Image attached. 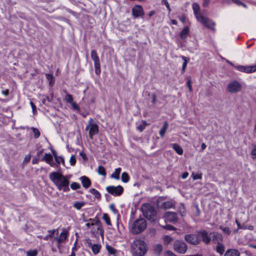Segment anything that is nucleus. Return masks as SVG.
Masks as SVG:
<instances>
[{
	"mask_svg": "<svg viewBox=\"0 0 256 256\" xmlns=\"http://www.w3.org/2000/svg\"><path fill=\"white\" fill-rule=\"evenodd\" d=\"M50 178L59 190L64 192L70 190L68 185L70 182L62 174L58 172H53L50 174Z\"/></svg>",
	"mask_w": 256,
	"mask_h": 256,
	"instance_id": "1",
	"label": "nucleus"
},
{
	"mask_svg": "<svg viewBox=\"0 0 256 256\" xmlns=\"http://www.w3.org/2000/svg\"><path fill=\"white\" fill-rule=\"evenodd\" d=\"M144 216L151 222H155L156 220V210L151 204L144 203L141 207Z\"/></svg>",
	"mask_w": 256,
	"mask_h": 256,
	"instance_id": "2",
	"label": "nucleus"
},
{
	"mask_svg": "<svg viewBox=\"0 0 256 256\" xmlns=\"http://www.w3.org/2000/svg\"><path fill=\"white\" fill-rule=\"evenodd\" d=\"M131 247L136 256H144L147 252L146 244L140 240H134L131 244Z\"/></svg>",
	"mask_w": 256,
	"mask_h": 256,
	"instance_id": "3",
	"label": "nucleus"
},
{
	"mask_svg": "<svg viewBox=\"0 0 256 256\" xmlns=\"http://www.w3.org/2000/svg\"><path fill=\"white\" fill-rule=\"evenodd\" d=\"M147 226L146 220L140 218L134 221L132 226V232L133 234H137L145 230Z\"/></svg>",
	"mask_w": 256,
	"mask_h": 256,
	"instance_id": "4",
	"label": "nucleus"
},
{
	"mask_svg": "<svg viewBox=\"0 0 256 256\" xmlns=\"http://www.w3.org/2000/svg\"><path fill=\"white\" fill-rule=\"evenodd\" d=\"M90 56L94 62V66L95 69V73L98 75L100 74V64L99 58L96 52L92 50H91Z\"/></svg>",
	"mask_w": 256,
	"mask_h": 256,
	"instance_id": "5",
	"label": "nucleus"
},
{
	"mask_svg": "<svg viewBox=\"0 0 256 256\" xmlns=\"http://www.w3.org/2000/svg\"><path fill=\"white\" fill-rule=\"evenodd\" d=\"M174 250L180 254H184L188 249L186 244L182 240H177L174 244Z\"/></svg>",
	"mask_w": 256,
	"mask_h": 256,
	"instance_id": "6",
	"label": "nucleus"
},
{
	"mask_svg": "<svg viewBox=\"0 0 256 256\" xmlns=\"http://www.w3.org/2000/svg\"><path fill=\"white\" fill-rule=\"evenodd\" d=\"M242 84L236 80L230 82L227 86V90L230 93H236L242 90Z\"/></svg>",
	"mask_w": 256,
	"mask_h": 256,
	"instance_id": "7",
	"label": "nucleus"
},
{
	"mask_svg": "<svg viewBox=\"0 0 256 256\" xmlns=\"http://www.w3.org/2000/svg\"><path fill=\"white\" fill-rule=\"evenodd\" d=\"M198 238L200 239V242L202 241L206 244H210L211 238L208 232L202 230L198 232Z\"/></svg>",
	"mask_w": 256,
	"mask_h": 256,
	"instance_id": "8",
	"label": "nucleus"
},
{
	"mask_svg": "<svg viewBox=\"0 0 256 256\" xmlns=\"http://www.w3.org/2000/svg\"><path fill=\"white\" fill-rule=\"evenodd\" d=\"M106 190L109 194L115 196H120L124 192V188L121 186H108L106 187Z\"/></svg>",
	"mask_w": 256,
	"mask_h": 256,
	"instance_id": "9",
	"label": "nucleus"
},
{
	"mask_svg": "<svg viewBox=\"0 0 256 256\" xmlns=\"http://www.w3.org/2000/svg\"><path fill=\"white\" fill-rule=\"evenodd\" d=\"M88 222H90L92 226H97V230H100V234L102 237H104V230L102 228L101 222L98 218H89L87 220Z\"/></svg>",
	"mask_w": 256,
	"mask_h": 256,
	"instance_id": "10",
	"label": "nucleus"
},
{
	"mask_svg": "<svg viewBox=\"0 0 256 256\" xmlns=\"http://www.w3.org/2000/svg\"><path fill=\"white\" fill-rule=\"evenodd\" d=\"M234 68L238 70L246 73H252L256 72V66H244L238 65L234 66Z\"/></svg>",
	"mask_w": 256,
	"mask_h": 256,
	"instance_id": "11",
	"label": "nucleus"
},
{
	"mask_svg": "<svg viewBox=\"0 0 256 256\" xmlns=\"http://www.w3.org/2000/svg\"><path fill=\"white\" fill-rule=\"evenodd\" d=\"M165 220L171 223L174 224L178 220L177 213L172 212H167L164 216Z\"/></svg>",
	"mask_w": 256,
	"mask_h": 256,
	"instance_id": "12",
	"label": "nucleus"
},
{
	"mask_svg": "<svg viewBox=\"0 0 256 256\" xmlns=\"http://www.w3.org/2000/svg\"><path fill=\"white\" fill-rule=\"evenodd\" d=\"M185 240L188 243L196 245L200 244V239L198 238V234H186L184 237Z\"/></svg>",
	"mask_w": 256,
	"mask_h": 256,
	"instance_id": "13",
	"label": "nucleus"
},
{
	"mask_svg": "<svg viewBox=\"0 0 256 256\" xmlns=\"http://www.w3.org/2000/svg\"><path fill=\"white\" fill-rule=\"evenodd\" d=\"M132 14L134 17L138 18L144 15L142 7L140 5H136L132 8Z\"/></svg>",
	"mask_w": 256,
	"mask_h": 256,
	"instance_id": "14",
	"label": "nucleus"
},
{
	"mask_svg": "<svg viewBox=\"0 0 256 256\" xmlns=\"http://www.w3.org/2000/svg\"><path fill=\"white\" fill-rule=\"evenodd\" d=\"M210 234L212 235V242L215 244H221L223 240L222 236L216 232H213L210 233Z\"/></svg>",
	"mask_w": 256,
	"mask_h": 256,
	"instance_id": "15",
	"label": "nucleus"
},
{
	"mask_svg": "<svg viewBox=\"0 0 256 256\" xmlns=\"http://www.w3.org/2000/svg\"><path fill=\"white\" fill-rule=\"evenodd\" d=\"M98 132V126L96 124H94L90 126L89 130V136L91 139L93 138V136Z\"/></svg>",
	"mask_w": 256,
	"mask_h": 256,
	"instance_id": "16",
	"label": "nucleus"
},
{
	"mask_svg": "<svg viewBox=\"0 0 256 256\" xmlns=\"http://www.w3.org/2000/svg\"><path fill=\"white\" fill-rule=\"evenodd\" d=\"M68 235V232L64 229L63 232L60 233V236L58 238H56L57 242L58 244L62 243L66 239Z\"/></svg>",
	"mask_w": 256,
	"mask_h": 256,
	"instance_id": "17",
	"label": "nucleus"
},
{
	"mask_svg": "<svg viewBox=\"0 0 256 256\" xmlns=\"http://www.w3.org/2000/svg\"><path fill=\"white\" fill-rule=\"evenodd\" d=\"M80 180H81L82 186L84 188H88L90 186L91 181L88 177L82 176L80 178Z\"/></svg>",
	"mask_w": 256,
	"mask_h": 256,
	"instance_id": "18",
	"label": "nucleus"
},
{
	"mask_svg": "<svg viewBox=\"0 0 256 256\" xmlns=\"http://www.w3.org/2000/svg\"><path fill=\"white\" fill-rule=\"evenodd\" d=\"M240 252L238 250L236 249H229L228 250L224 256H240Z\"/></svg>",
	"mask_w": 256,
	"mask_h": 256,
	"instance_id": "19",
	"label": "nucleus"
},
{
	"mask_svg": "<svg viewBox=\"0 0 256 256\" xmlns=\"http://www.w3.org/2000/svg\"><path fill=\"white\" fill-rule=\"evenodd\" d=\"M46 77L50 86H52L54 84V78L52 74H46Z\"/></svg>",
	"mask_w": 256,
	"mask_h": 256,
	"instance_id": "20",
	"label": "nucleus"
},
{
	"mask_svg": "<svg viewBox=\"0 0 256 256\" xmlns=\"http://www.w3.org/2000/svg\"><path fill=\"white\" fill-rule=\"evenodd\" d=\"M53 158L50 154H45L44 156L42 158V160L46 162L50 166H52V161Z\"/></svg>",
	"mask_w": 256,
	"mask_h": 256,
	"instance_id": "21",
	"label": "nucleus"
},
{
	"mask_svg": "<svg viewBox=\"0 0 256 256\" xmlns=\"http://www.w3.org/2000/svg\"><path fill=\"white\" fill-rule=\"evenodd\" d=\"M168 122L165 121L164 122V124L162 128L160 129V132H159V134L161 137L164 136L165 133L168 128Z\"/></svg>",
	"mask_w": 256,
	"mask_h": 256,
	"instance_id": "22",
	"label": "nucleus"
},
{
	"mask_svg": "<svg viewBox=\"0 0 256 256\" xmlns=\"http://www.w3.org/2000/svg\"><path fill=\"white\" fill-rule=\"evenodd\" d=\"M180 58L184 60L183 64H182V68L181 70V73L184 74L185 71V70L186 68L188 62L189 61L190 59L186 57L183 56H180Z\"/></svg>",
	"mask_w": 256,
	"mask_h": 256,
	"instance_id": "23",
	"label": "nucleus"
},
{
	"mask_svg": "<svg viewBox=\"0 0 256 256\" xmlns=\"http://www.w3.org/2000/svg\"><path fill=\"white\" fill-rule=\"evenodd\" d=\"M106 249L109 254L113 255L114 256H116L117 250H116L113 247H112V246H109L108 244H106Z\"/></svg>",
	"mask_w": 256,
	"mask_h": 256,
	"instance_id": "24",
	"label": "nucleus"
},
{
	"mask_svg": "<svg viewBox=\"0 0 256 256\" xmlns=\"http://www.w3.org/2000/svg\"><path fill=\"white\" fill-rule=\"evenodd\" d=\"M172 148L174 149V150L176 151V152L180 154L181 155L183 153V150L182 147L179 146L177 144H172Z\"/></svg>",
	"mask_w": 256,
	"mask_h": 256,
	"instance_id": "25",
	"label": "nucleus"
},
{
	"mask_svg": "<svg viewBox=\"0 0 256 256\" xmlns=\"http://www.w3.org/2000/svg\"><path fill=\"white\" fill-rule=\"evenodd\" d=\"M216 251L220 255L223 254L224 251V246L222 243L217 244Z\"/></svg>",
	"mask_w": 256,
	"mask_h": 256,
	"instance_id": "26",
	"label": "nucleus"
},
{
	"mask_svg": "<svg viewBox=\"0 0 256 256\" xmlns=\"http://www.w3.org/2000/svg\"><path fill=\"white\" fill-rule=\"evenodd\" d=\"M121 172V168H116L114 172L111 174V177L116 180L120 179V174Z\"/></svg>",
	"mask_w": 256,
	"mask_h": 256,
	"instance_id": "27",
	"label": "nucleus"
},
{
	"mask_svg": "<svg viewBox=\"0 0 256 256\" xmlns=\"http://www.w3.org/2000/svg\"><path fill=\"white\" fill-rule=\"evenodd\" d=\"M86 202H76L73 204V206L78 210H80L82 207L84 206Z\"/></svg>",
	"mask_w": 256,
	"mask_h": 256,
	"instance_id": "28",
	"label": "nucleus"
},
{
	"mask_svg": "<svg viewBox=\"0 0 256 256\" xmlns=\"http://www.w3.org/2000/svg\"><path fill=\"white\" fill-rule=\"evenodd\" d=\"M197 20L203 24L208 22V18L202 16L200 14L195 16Z\"/></svg>",
	"mask_w": 256,
	"mask_h": 256,
	"instance_id": "29",
	"label": "nucleus"
},
{
	"mask_svg": "<svg viewBox=\"0 0 256 256\" xmlns=\"http://www.w3.org/2000/svg\"><path fill=\"white\" fill-rule=\"evenodd\" d=\"M189 32V28L188 26H186L182 30L180 34V37L182 40H184L186 38Z\"/></svg>",
	"mask_w": 256,
	"mask_h": 256,
	"instance_id": "30",
	"label": "nucleus"
},
{
	"mask_svg": "<svg viewBox=\"0 0 256 256\" xmlns=\"http://www.w3.org/2000/svg\"><path fill=\"white\" fill-rule=\"evenodd\" d=\"M52 155L54 156L55 160L56 162V163L58 164H60V161H58V158H60L61 161L64 162V158L62 156H57V153L56 150H52Z\"/></svg>",
	"mask_w": 256,
	"mask_h": 256,
	"instance_id": "31",
	"label": "nucleus"
},
{
	"mask_svg": "<svg viewBox=\"0 0 256 256\" xmlns=\"http://www.w3.org/2000/svg\"><path fill=\"white\" fill-rule=\"evenodd\" d=\"M174 205V204L173 202L167 201L162 203V206L164 209H169L172 208Z\"/></svg>",
	"mask_w": 256,
	"mask_h": 256,
	"instance_id": "32",
	"label": "nucleus"
},
{
	"mask_svg": "<svg viewBox=\"0 0 256 256\" xmlns=\"http://www.w3.org/2000/svg\"><path fill=\"white\" fill-rule=\"evenodd\" d=\"M101 248V245L98 244H94L91 248V249L94 254H97L99 253Z\"/></svg>",
	"mask_w": 256,
	"mask_h": 256,
	"instance_id": "33",
	"label": "nucleus"
},
{
	"mask_svg": "<svg viewBox=\"0 0 256 256\" xmlns=\"http://www.w3.org/2000/svg\"><path fill=\"white\" fill-rule=\"evenodd\" d=\"M162 251V246L160 244H156L154 249V252L156 254L160 255Z\"/></svg>",
	"mask_w": 256,
	"mask_h": 256,
	"instance_id": "34",
	"label": "nucleus"
},
{
	"mask_svg": "<svg viewBox=\"0 0 256 256\" xmlns=\"http://www.w3.org/2000/svg\"><path fill=\"white\" fill-rule=\"evenodd\" d=\"M206 27L208 28L214 30V26H215V23L212 22L211 20L208 18V22L204 24Z\"/></svg>",
	"mask_w": 256,
	"mask_h": 256,
	"instance_id": "35",
	"label": "nucleus"
},
{
	"mask_svg": "<svg viewBox=\"0 0 256 256\" xmlns=\"http://www.w3.org/2000/svg\"><path fill=\"white\" fill-rule=\"evenodd\" d=\"M178 212L180 214L181 216H183L186 214V208L183 204H180L178 208Z\"/></svg>",
	"mask_w": 256,
	"mask_h": 256,
	"instance_id": "36",
	"label": "nucleus"
},
{
	"mask_svg": "<svg viewBox=\"0 0 256 256\" xmlns=\"http://www.w3.org/2000/svg\"><path fill=\"white\" fill-rule=\"evenodd\" d=\"M192 9L194 12V15H196L200 13V7L199 5L196 3H194L192 4Z\"/></svg>",
	"mask_w": 256,
	"mask_h": 256,
	"instance_id": "37",
	"label": "nucleus"
},
{
	"mask_svg": "<svg viewBox=\"0 0 256 256\" xmlns=\"http://www.w3.org/2000/svg\"><path fill=\"white\" fill-rule=\"evenodd\" d=\"M90 192L94 196L98 198V199H100V198H101V194H100V192L97 190H96L94 189V188H91L90 190Z\"/></svg>",
	"mask_w": 256,
	"mask_h": 256,
	"instance_id": "38",
	"label": "nucleus"
},
{
	"mask_svg": "<svg viewBox=\"0 0 256 256\" xmlns=\"http://www.w3.org/2000/svg\"><path fill=\"white\" fill-rule=\"evenodd\" d=\"M102 220H104L107 225L108 226H112L110 219L108 216V215L107 214H104L102 217Z\"/></svg>",
	"mask_w": 256,
	"mask_h": 256,
	"instance_id": "39",
	"label": "nucleus"
},
{
	"mask_svg": "<svg viewBox=\"0 0 256 256\" xmlns=\"http://www.w3.org/2000/svg\"><path fill=\"white\" fill-rule=\"evenodd\" d=\"M98 172L100 175L103 176H106V174L104 168L102 166L98 167Z\"/></svg>",
	"mask_w": 256,
	"mask_h": 256,
	"instance_id": "40",
	"label": "nucleus"
},
{
	"mask_svg": "<svg viewBox=\"0 0 256 256\" xmlns=\"http://www.w3.org/2000/svg\"><path fill=\"white\" fill-rule=\"evenodd\" d=\"M121 178L122 181L124 182H128L130 180L128 174L126 172L122 173Z\"/></svg>",
	"mask_w": 256,
	"mask_h": 256,
	"instance_id": "41",
	"label": "nucleus"
},
{
	"mask_svg": "<svg viewBox=\"0 0 256 256\" xmlns=\"http://www.w3.org/2000/svg\"><path fill=\"white\" fill-rule=\"evenodd\" d=\"M64 100L66 102H68L70 104L74 102V100H73L72 95H71L70 94H66Z\"/></svg>",
	"mask_w": 256,
	"mask_h": 256,
	"instance_id": "42",
	"label": "nucleus"
},
{
	"mask_svg": "<svg viewBox=\"0 0 256 256\" xmlns=\"http://www.w3.org/2000/svg\"><path fill=\"white\" fill-rule=\"evenodd\" d=\"M173 239L168 236H165L164 237V242L165 244H168L172 241Z\"/></svg>",
	"mask_w": 256,
	"mask_h": 256,
	"instance_id": "43",
	"label": "nucleus"
},
{
	"mask_svg": "<svg viewBox=\"0 0 256 256\" xmlns=\"http://www.w3.org/2000/svg\"><path fill=\"white\" fill-rule=\"evenodd\" d=\"M220 228L226 234L229 235L231 232L230 228L228 227L220 226Z\"/></svg>",
	"mask_w": 256,
	"mask_h": 256,
	"instance_id": "44",
	"label": "nucleus"
},
{
	"mask_svg": "<svg viewBox=\"0 0 256 256\" xmlns=\"http://www.w3.org/2000/svg\"><path fill=\"white\" fill-rule=\"evenodd\" d=\"M70 188L73 190L78 189L80 188V185L77 182H73L70 184Z\"/></svg>",
	"mask_w": 256,
	"mask_h": 256,
	"instance_id": "45",
	"label": "nucleus"
},
{
	"mask_svg": "<svg viewBox=\"0 0 256 256\" xmlns=\"http://www.w3.org/2000/svg\"><path fill=\"white\" fill-rule=\"evenodd\" d=\"M110 210L116 214H118V210L116 209L114 204H111L110 205Z\"/></svg>",
	"mask_w": 256,
	"mask_h": 256,
	"instance_id": "46",
	"label": "nucleus"
},
{
	"mask_svg": "<svg viewBox=\"0 0 256 256\" xmlns=\"http://www.w3.org/2000/svg\"><path fill=\"white\" fill-rule=\"evenodd\" d=\"M192 176L194 180H200L202 178V175L201 174L192 173Z\"/></svg>",
	"mask_w": 256,
	"mask_h": 256,
	"instance_id": "47",
	"label": "nucleus"
},
{
	"mask_svg": "<svg viewBox=\"0 0 256 256\" xmlns=\"http://www.w3.org/2000/svg\"><path fill=\"white\" fill-rule=\"evenodd\" d=\"M52 100V96L50 98L49 96H46L42 99V102L45 104H48V102H50Z\"/></svg>",
	"mask_w": 256,
	"mask_h": 256,
	"instance_id": "48",
	"label": "nucleus"
},
{
	"mask_svg": "<svg viewBox=\"0 0 256 256\" xmlns=\"http://www.w3.org/2000/svg\"><path fill=\"white\" fill-rule=\"evenodd\" d=\"M70 104L72 106L73 110L80 111V108L74 101Z\"/></svg>",
	"mask_w": 256,
	"mask_h": 256,
	"instance_id": "49",
	"label": "nucleus"
},
{
	"mask_svg": "<svg viewBox=\"0 0 256 256\" xmlns=\"http://www.w3.org/2000/svg\"><path fill=\"white\" fill-rule=\"evenodd\" d=\"M33 134L35 138H38L40 136V131L36 128H33Z\"/></svg>",
	"mask_w": 256,
	"mask_h": 256,
	"instance_id": "50",
	"label": "nucleus"
},
{
	"mask_svg": "<svg viewBox=\"0 0 256 256\" xmlns=\"http://www.w3.org/2000/svg\"><path fill=\"white\" fill-rule=\"evenodd\" d=\"M163 228L164 229L170 230H176V228L174 227V226L170 224L166 225L165 226H164Z\"/></svg>",
	"mask_w": 256,
	"mask_h": 256,
	"instance_id": "51",
	"label": "nucleus"
},
{
	"mask_svg": "<svg viewBox=\"0 0 256 256\" xmlns=\"http://www.w3.org/2000/svg\"><path fill=\"white\" fill-rule=\"evenodd\" d=\"M70 163L72 166H74L76 162V159L74 155H72L70 158Z\"/></svg>",
	"mask_w": 256,
	"mask_h": 256,
	"instance_id": "52",
	"label": "nucleus"
},
{
	"mask_svg": "<svg viewBox=\"0 0 256 256\" xmlns=\"http://www.w3.org/2000/svg\"><path fill=\"white\" fill-rule=\"evenodd\" d=\"M98 231L100 232V230H97V228H95L94 227H92L90 232L94 236H96Z\"/></svg>",
	"mask_w": 256,
	"mask_h": 256,
	"instance_id": "53",
	"label": "nucleus"
},
{
	"mask_svg": "<svg viewBox=\"0 0 256 256\" xmlns=\"http://www.w3.org/2000/svg\"><path fill=\"white\" fill-rule=\"evenodd\" d=\"M30 158H31V155L30 154L26 155L24 158L23 163L24 164V163L28 162L30 160Z\"/></svg>",
	"mask_w": 256,
	"mask_h": 256,
	"instance_id": "54",
	"label": "nucleus"
},
{
	"mask_svg": "<svg viewBox=\"0 0 256 256\" xmlns=\"http://www.w3.org/2000/svg\"><path fill=\"white\" fill-rule=\"evenodd\" d=\"M93 120H94L92 118L90 119V120L88 121V124L86 128V130H90V126H92V122H93Z\"/></svg>",
	"mask_w": 256,
	"mask_h": 256,
	"instance_id": "55",
	"label": "nucleus"
},
{
	"mask_svg": "<svg viewBox=\"0 0 256 256\" xmlns=\"http://www.w3.org/2000/svg\"><path fill=\"white\" fill-rule=\"evenodd\" d=\"M187 85H188V87L189 91L192 92V86L191 84L190 80L189 79L188 80H187Z\"/></svg>",
	"mask_w": 256,
	"mask_h": 256,
	"instance_id": "56",
	"label": "nucleus"
},
{
	"mask_svg": "<svg viewBox=\"0 0 256 256\" xmlns=\"http://www.w3.org/2000/svg\"><path fill=\"white\" fill-rule=\"evenodd\" d=\"M166 256H176L170 250H167L166 252Z\"/></svg>",
	"mask_w": 256,
	"mask_h": 256,
	"instance_id": "57",
	"label": "nucleus"
},
{
	"mask_svg": "<svg viewBox=\"0 0 256 256\" xmlns=\"http://www.w3.org/2000/svg\"><path fill=\"white\" fill-rule=\"evenodd\" d=\"M210 0H203L202 6L204 7H207L208 6Z\"/></svg>",
	"mask_w": 256,
	"mask_h": 256,
	"instance_id": "58",
	"label": "nucleus"
},
{
	"mask_svg": "<svg viewBox=\"0 0 256 256\" xmlns=\"http://www.w3.org/2000/svg\"><path fill=\"white\" fill-rule=\"evenodd\" d=\"M232 2L236 4V5L238 6H241L242 4V2H241L240 0H232Z\"/></svg>",
	"mask_w": 256,
	"mask_h": 256,
	"instance_id": "59",
	"label": "nucleus"
},
{
	"mask_svg": "<svg viewBox=\"0 0 256 256\" xmlns=\"http://www.w3.org/2000/svg\"><path fill=\"white\" fill-rule=\"evenodd\" d=\"M163 0L164 1V4L166 6L168 10L169 11H170V4H169L168 0Z\"/></svg>",
	"mask_w": 256,
	"mask_h": 256,
	"instance_id": "60",
	"label": "nucleus"
},
{
	"mask_svg": "<svg viewBox=\"0 0 256 256\" xmlns=\"http://www.w3.org/2000/svg\"><path fill=\"white\" fill-rule=\"evenodd\" d=\"M86 243H87L88 246L90 248L92 247V245L94 244L92 243L91 240L89 238L86 240Z\"/></svg>",
	"mask_w": 256,
	"mask_h": 256,
	"instance_id": "61",
	"label": "nucleus"
},
{
	"mask_svg": "<svg viewBox=\"0 0 256 256\" xmlns=\"http://www.w3.org/2000/svg\"><path fill=\"white\" fill-rule=\"evenodd\" d=\"M145 128V125H142V124H140L138 127V129L140 131V132H142V130H144V129Z\"/></svg>",
	"mask_w": 256,
	"mask_h": 256,
	"instance_id": "62",
	"label": "nucleus"
},
{
	"mask_svg": "<svg viewBox=\"0 0 256 256\" xmlns=\"http://www.w3.org/2000/svg\"><path fill=\"white\" fill-rule=\"evenodd\" d=\"M236 222L238 226V229H245V228L242 227L240 222L238 220H236Z\"/></svg>",
	"mask_w": 256,
	"mask_h": 256,
	"instance_id": "63",
	"label": "nucleus"
},
{
	"mask_svg": "<svg viewBox=\"0 0 256 256\" xmlns=\"http://www.w3.org/2000/svg\"><path fill=\"white\" fill-rule=\"evenodd\" d=\"M56 232V230H48V232L50 233L49 234V236H50V237H52L54 234V233L55 232Z\"/></svg>",
	"mask_w": 256,
	"mask_h": 256,
	"instance_id": "64",
	"label": "nucleus"
}]
</instances>
